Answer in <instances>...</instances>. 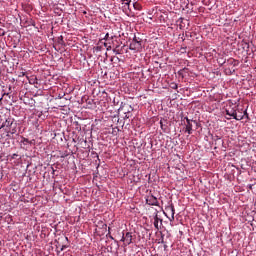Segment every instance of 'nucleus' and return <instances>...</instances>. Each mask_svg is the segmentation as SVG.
Wrapping results in <instances>:
<instances>
[{"instance_id": "nucleus-14", "label": "nucleus", "mask_w": 256, "mask_h": 256, "mask_svg": "<svg viewBox=\"0 0 256 256\" xmlns=\"http://www.w3.org/2000/svg\"><path fill=\"white\" fill-rule=\"evenodd\" d=\"M243 117H245V116H243V115H237L236 114V118H234V119H236V121H242V119H243Z\"/></svg>"}, {"instance_id": "nucleus-18", "label": "nucleus", "mask_w": 256, "mask_h": 256, "mask_svg": "<svg viewBox=\"0 0 256 256\" xmlns=\"http://www.w3.org/2000/svg\"><path fill=\"white\" fill-rule=\"evenodd\" d=\"M109 39V33H107L104 37V41H107Z\"/></svg>"}, {"instance_id": "nucleus-20", "label": "nucleus", "mask_w": 256, "mask_h": 256, "mask_svg": "<svg viewBox=\"0 0 256 256\" xmlns=\"http://www.w3.org/2000/svg\"><path fill=\"white\" fill-rule=\"evenodd\" d=\"M244 115L249 119V114H247V110L244 111Z\"/></svg>"}, {"instance_id": "nucleus-16", "label": "nucleus", "mask_w": 256, "mask_h": 256, "mask_svg": "<svg viewBox=\"0 0 256 256\" xmlns=\"http://www.w3.org/2000/svg\"><path fill=\"white\" fill-rule=\"evenodd\" d=\"M172 89H178V86H177V84H175V83H172Z\"/></svg>"}, {"instance_id": "nucleus-5", "label": "nucleus", "mask_w": 256, "mask_h": 256, "mask_svg": "<svg viewBox=\"0 0 256 256\" xmlns=\"http://www.w3.org/2000/svg\"><path fill=\"white\" fill-rule=\"evenodd\" d=\"M130 51H141L142 45L141 41H132L129 45Z\"/></svg>"}, {"instance_id": "nucleus-3", "label": "nucleus", "mask_w": 256, "mask_h": 256, "mask_svg": "<svg viewBox=\"0 0 256 256\" xmlns=\"http://www.w3.org/2000/svg\"><path fill=\"white\" fill-rule=\"evenodd\" d=\"M15 119L7 118L1 125L0 129H11V127L15 126Z\"/></svg>"}, {"instance_id": "nucleus-30", "label": "nucleus", "mask_w": 256, "mask_h": 256, "mask_svg": "<svg viewBox=\"0 0 256 256\" xmlns=\"http://www.w3.org/2000/svg\"><path fill=\"white\" fill-rule=\"evenodd\" d=\"M22 75L24 76V75H25V72H22Z\"/></svg>"}, {"instance_id": "nucleus-19", "label": "nucleus", "mask_w": 256, "mask_h": 256, "mask_svg": "<svg viewBox=\"0 0 256 256\" xmlns=\"http://www.w3.org/2000/svg\"><path fill=\"white\" fill-rule=\"evenodd\" d=\"M107 237H109L112 240L115 239V238H113V236H111V232H108Z\"/></svg>"}, {"instance_id": "nucleus-26", "label": "nucleus", "mask_w": 256, "mask_h": 256, "mask_svg": "<svg viewBox=\"0 0 256 256\" xmlns=\"http://www.w3.org/2000/svg\"><path fill=\"white\" fill-rule=\"evenodd\" d=\"M5 95H9V93H4V94L2 95V97H5Z\"/></svg>"}, {"instance_id": "nucleus-31", "label": "nucleus", "mask_w": 256, "mask_h": 256, "mask_svg": "<svg viewBox=\"0 0 256 256\" xmlns=\"http://www.w3.org/2000/svg\"><path fill=\"white\" fill-rule=\"evenodd\" d=\"M225 62H222V65L224 64Z\"/></svg>"}, {"instance_id": "nucleus-13", "label": "nucleus", "mask_w": 256, "mask_h": 256, "mask_svg": "<svg viewBox=\"0 0 256 256\" xmlns=\"http://www.w3.org/2000/svg\"><path fill=\"white\" fill-rule=\"evenodd\" d=\"M119 46H117L114 50L113 53H115V55H121V51L119 49H117Z\"/></svg>"}, {"instance_id": "nucleus-8", "label": "nucleus", "mask_w": 256, "mask_h": 256, "mask_svg": "<svg viewBox=\"0 0 256 256\" xmlns=\"http://www.w3.org/2000/svg\"><path fill=\"white\" fill-rule=\"evenodd\" d=\"M9 134L14 137V135H17V124H14L13 127L8 129Z\"/></svg>"}, {"instance_id": "nucleus-9", "label": "nucleus", "mask_w": 256, "mask_h": 256, "mask_svg": "<svg viewBox=\"0 0 256 256\" xmlns=\"http://www.w3.org/2000/svg\"><path fill=\"white\" fill-rule=\"evenodd\" d=\"M226 115H229V117H233V119L237 118V112L235 110H226Z\"/></svg>"}, {"instance_id": "nucleus-12", "label": "nucleus", "mask_w": 256, "mask_h": 256, "mask_svg": "<svg viewBox=\"0 0 256 256\" xmlns=\"http://www.w3.org/2000/svg\"><path fill=\"white\" fill-rule=\"evenodd\" d=\"M170 210H171V213H172V219H175V206L171 205Z\"/></svg>"}, {"instance_id": "nucleus-29", "label": "nucleus", "mask_w": 256, "mask_h": 256, "mask_svg": "<svg viewBox=\"0 0 256 256\" xmlns=\"http://www.w3.org/2000/svg\"><path fill=\"white\" fill-rule=\"evenodd\" d=\"M0 101H3V97L0 98Z\"/></svg>"}, {"instance_id": "nucleus-17", "label": "nucleus", "mask_w": 256, "mask_h": 256, "mask_svg": "<svg viewBox=\"0 0 256 256\" xmlns=\"http://www.w3.org/2000/svg\"><path fill=\"white\" fill-rule=\"evenodd\" d=\"M65 249H67V246L66 245H62L60 251H65Z\"/></svg>"}, {"instance_id": "nucleus-25", "label": "nucleus", "mask_w": 256, "mask_h": 256, "mask_svg": "<svg viewBox=\"0 0 256 256\" xmlns=\"http://www.w3.org/2000/svg\"><path fill=\"white\" fill-rule=\"evenodd\" d=\"M107 51H111V46H108V47H107Z\"/></svg>"}, {"instance_id": "nucleus-2", "label": "nucleus", "mask_w": 256, "mask_h": 256, "mask_svg": "<svg viewBox=\"0 0 256 256\" xmlns=\"http://www.w3.org/2000/svg\"><path fill=\"white\" fill-rule=\"evenodd\" d=\"M0 139H5V141H10V139H15V136H12L9 132L8 129H2L0 128Z\"/></svg>"}, {"instance_id": "nucleus-24", "label": "nucleus", "mask_w": 256, "mask_h": 256, "mask_svg": "<svg viewBox=\"0 0 256 256\" xmlns=\"http://www.w3.org/2000/svg\"><path fill=\"white\" fill-rule=\"evenodd\" d=\"M16 157H18L17 154H13V155H12V159H15Z\"/></svg>"}, {"instance_id": "nucleus-28", "label": "nucleus", "mask_w": 256, "mask_h": 256, "mask_svg": "<svg viewBox=\"0 0 256 256\" xmlns=\"http://www.w3.org/2000/svg\"><path fill=\"white\" fill-rule=\"evenodd\" d=\"M104 47H107V43L104 44Z\"/></svg>"}, {"instance_id": "nucleus-11", "label": "nucleus", "mask_w": 256, "mask_h": 256, "mask_svg": "<svg viewBox=\"0 0 256 256\" xmlns=\"http://www.w3.org/2000/svg\"><path fill=\"white\" fill-rule=\"evenodd\" d=\"M133 7L136 11H141V9H143V7L141 6V4H139V2H134Z\"/></svg>"}, {"instance_id": "nucleus-23", "label": "nucleus", "mask_w": 256, "mask_h": 256, "mask_svg": "<svg viewBox=\"0 0 256 256\" xmlns=\"http://www.w3.org/2000/svg\"><path fill=\"white\" fill-rule=\"evenodd\" d=\"M24 143H29V139L24 138Z\"/></svg>"}, {"instance_id": "nucleus-15", "label": "nucleus", "mask_w": 256, "mask_h": 256, "mask_svg": "<svg viewBox=\"0 0 256 256\" xmlns=\"http://www.w3.org/2000/svg\"><path fill=\"white\" fill-rule=\"evenodd\" d=\"M123 2L125 3V5H128V7L129 5H131V0H123Z\"/></svg>"}, {"instance_id": "nucleus-10", "label": "nucleus", "mask_w": 256, "mask_h": 256, "mask_svg": "<svg viewBox=\"0 0 256 256\" xmlns=\"http://www.w3.org/2000/svg\"><path fill=\"white\" fill-rule=\"evenodd\" d=\"M228 63H229V65H233V67H237V65H239V61H237V60H235L233 58H230L228 60Z\"/></svg>"}, {"instance_id": "nucleus-4", "label": "nucleus", "mask_w": 256, "mask_h": 256, "mask_svg": "<svg viewBox=\"0 0 256 256\" xmlns=\"http://www.w3.org/2000/svg\"><path fill=\"white\" fill-rule=\"evenodd\" d=\"M147 205L159 207V200H157V197L150 195L146 198Z\"/></svg>"}, {"instance_id": "nucleus-22", "label": "nucleus", "mask_w": 256, "mask_h": 256, "mask_svg": "<svg viewBox=\"0 0 256 256\" xmlns=\"http://www.w3.org/2000/svg\"><path fill=\"white\" fill-rule=\"evenodd\" d=\"M132 41H141L137 38V36H134L133 40Z\"/></svg>"}, {"instance_id": "nucleus-6", "label": "nucleus", "mask_w": 256, "mask_h": 256, "mask_svg": "<svg viewBox=\"0 0 256 256\" xmlns=\"http://www.w3.org/2000/svg\"><path fill=\"white\" fill-rule=\"evenodd\" d=\"M193 120L186 118V133H188V135H191L193 133Z\"/></svg>"}, {"instance_id": "nucleus-21", "label": "nucleus", "mask_w": 256, "mask_h": 256, "mask_svg": "<svg viewBox=\"0 0 256 256\" xmlns=\"http://www.w3.org/2000/svg\"><path fill=\"white\" fill-rule=\"evenodd\" d=\"M160 127H161V129H163V127H164L163 120L160 121Z\"/></svg>"}, {"instance_id": "nucleus-27", "label": "nucleus", "mask_w": 256, "mask_h": 256, "mask_svg": "<svg viewBox=\"0 0 256 256\" xmlns=\"http://www.w3.org/2000/svg\"><path fill=\"white\" fill-rule=\"evenodd\" d=\"M65 240H66V241H69V238L65 237Z\"/></svg>"}, {"instance_id": "nucleus-1", "label": "nucleus", "mask_w": 256, "mask_h": 256, "mask_svg": "<svg viewBox=\"0 0 256 256\" xmlns=\"http://www.w3.org/2000/svg\"><path fill=\"white\" fill-rule=\"evenodd\" d=\"M121 241H123L124 247L131 245V243H133V233L127 232L126 234H123Z\"/></svg>"}, {"instance_id": "nucleus-7", "label": "nucleus", "mask_w": 256, "mask_h": 256, "mask_svg": "<svg viewBox=\"0 0 256 256\" xmlns=\"http://www.w3.org/2000/svg\"><path fill=\"white\" fill-rule=\"evenodd\" d=\"M159 221L160 223H163L162 219H159V215H157V213L154 216V227L155 229H157V231H159Z\"/></svg>"}]
</instances>
